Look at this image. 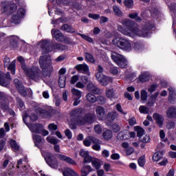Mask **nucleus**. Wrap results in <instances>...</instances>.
Instances as JSON below:
<instances>
[{"label": "nucleus", "instance_id": "obj_1", "mask_svg": "<svg viewBox=\"0 0 176 176\" xmlns=\"http://www.w3.org/2000/svg\"><path fill=\"white\" fill-rule=\"evenodd\" d=\"M121 23L126 28H123V26L118 25V30L121 32L123 35L126 36H130L131 38H135V36H140L142 38H148L149 35H151V30L155 27V25L153 23H149L147 22L142 28V30H140L138 26L133 27V21L130 19H122Z\"/></svg>", "mask_w": 176, "mask_h": 176}, {"label": "nucleus", "instance_id": "obj_2", "mask_svg": "<svg viewBox=\"0 0 176 176\" xmlns=\"http://www.w3.org/2000/svg\"><path fill=\"white\" fill-rule=\"evenodd\" d=\"M17 60L21 64V68L23 72L30 79L34 80V82H39L42 79V72L38 67L32 66V67H28L24 63V58L23 56H19Z\"/></svg>", "mask_w": 176, "mask_h": 176}, {"label": "nucleus", "instance_id": "obj_3", "mask_svg": "<svg viewBox=\"0 0 176 176\" xmlns=\"http://www.w3.org/2000/svg\"><path fill=\"white\" fill-rule=\"evenodd\" d=\"M40 67L42 69L43 74L41 73V78L43 75L47 76L53 72V65H52V58L49 55H45L40 57L39 59Z\"/></svg>", "mask_w": 176, "mask_h": 176}, {"label": "nucleus", "instance_id": "obj_4", "mask_svg": "<svg viewBox=\"0 0 176 176\" xmlns=\"http://www.w3.org/2000/svg\"><path fill=\"white\" fill-rule=\"evenodd\" d=\"M112 44L118 49L123 50V52H130L133 47L130 41L123 37H116L112 40Z\"/></svg>", "mask_w": 176, "mask_h": 176}, {"label": "nucleus", "instance_id": "obj_5", "mask_svg": "<svg viewBox=\"0 0 176 176\" xmlns=\"http://www.w3.org/2000/svg\"><path fill=\"white\" fill-rule=\"evenodd\" d=\"M111 57L114 63H116L118 67H120V68H126V67H127V60H126L122 55L112 52Z\"/></svg>", "mask_w": 176, "mask_h": 176}, {"label": "nucleus", "instance_id": "obj_6", "mask_svg": "<svg viewBox=\"0 0 176 176\" xmlns=\"http://www.w3.org/2000/svg\"><path fill=\"white\" fill-rule=\"evenodd\" d=\"M46 163L51 167V168H58V160L50 153H47L45 157Z\"/></svg>", "mask_w": 176, "mask_h": 176}, {"label": "nucleus", "instance_id": "obj_7", "mask_svg": "<svg viewBox=\"0 0 176 176\" xmlns=\"http://www.w3.org/2000/svg\"><path fill=\"white\" fill-rule=\"evenodd\" d=\"M10 80H12V78H10V73L7 72V74H4L2 72H0V85L3 87H8L10 84Z\"/></svg>", "mask_w": 176, "mask_h": 176}, {"label": "nucleus", "instance_id": "obj_8", "mask_svg": "<svg viewBox=\"0 0 176 176\" xmlns=\"http://www.w3.org/2000/svg\"><path fill=\"white\" fill-rule=\"evenodd\" d=\"M135 137V133L130 132L127 130L122 131L118 134L117 138L120 141H124L126 140H130V138H134Z\"/></svg>", "mask_w": 176, "mask_h": 176}, {"label": "nucleus", "instance_id": "obj_9", "mask_svg": "<svg viewBox=\"0 0 176 176\" xmlns=\"http://www.w3.org/2000/svg\"><path fill=\"white\" fill-rule=\"evenodd\" d=\"M96 79L102 86H108L109 83H112L113 82L112 78L104 74H98Z\"/></svg>", "mask_w": 176, "mask_h": 176}, {"label": "nucleus", "instance_id": "obj_10", "mask_svg": "<svg viewBox=\"0 0 176 176\" xmlns=\"http://www.w3.org/2000/svg\"><path fill=\"white\" fill-rule=\"evenodd\" d=\"M25 14V10L23 8L19 9L16 14H13L11 19L12 23L14 24H19L21 19L23 18V16Z\"/></svg>", "mask_w": 176, "mask_h": 176}, {"label": "nucleus", "instance_id": "obj_11", "mask_svg": "<svg viewBox=\"0 0 176 176\" xmlns=\"http://www.w3.org/2000/svg\"><path fill=\"white\" fill-rule=\"evenodd\" d=\"M37 46L42 49L44 53H49L50 52V41H41L37 44Z\"/></svg>", "mask_w": 176, "mask_h": 176}, {"label": "nucleus", "instance_id": "obj_12", "mask_svg": "<svg viewBox=\"0 0 176 176\" xmlns=\"http://www.w3.org/2000/svg\"><path fill=\"white\" fill-rule=\"evenodd\" d=\"M57 159L61 160L62 162H65L68 163V164H72L73 166H76V162L72 158L67 157V155H64L63 154H57L56 155Z\"/></svg>", "mask_w": 176, "mask_h": 176}, {"label": "nucleus", "instance_id": "obj_13", "mask_svg": "<svg viewBox=\"0 0 176 176\" xmlns=\"http://www.w3.org/2000/svg\"><path fill=\"white\" fill-rule=\"evenodd\" d=\"M96 119V113H88L84 116L83 120L80 122V124L82 125L85 123H93Z\"/></svg>", "mask_w": 176, "mask_h": 176}, {"label": "nucleus", "instance_id": "obj_14", "mask_svg": "<svg viewBox=\"0 0 176 176\" xmlns=\"http://www.w3.org/2000/svg\"><path fill=\"white\" fill-rule=\"evenodd\" d=\"M153 118L159 127H162V126H163V124L164 123V117H163V116L157 113H155L153 115Z\"/></svg>", "mask_w": 176, "mask_h": 176}, {"label": "nucleus", "instance_id": "obj_15", "mask_svg": "<svg viewBox=\"0 0 176 176\" xmlns=\"http://www.w3.org/2000/svg\"><path fill=\"white\" fill-rule=\"evenodd\" d=\"M97 117L100 120L105 119V109L101 106H98L96 109Z\"/></svg>", "mask_w": 176, "mask_h": 176}, {"label": "nucleus", "instance_id": "obj_16", "mask_svg": "<svg viewBox=\"0 0 176 176\" xmlns=\"http://www.w3.org/2000/svg\"><path fill=\"white\" fill-rule=\"evenodd\" d=\"M166 117L168 119H175L176 118V107H170L166 110Z\"/></svg>", "mask_w": 176, "mask_h": 176}, {"label": "nucleus", "instance_id": "obj_17", "mask_svg": "<svg viewBox=\"0 0 176 176\" xmlns=\"http://www.w3.org/2000/svg\"><path fill=\"white\" fill-rule=\"evenodd\" d=\"M52 36L55 38L56 41H58V42H63V36L64 35H63V33H61L60 30L52 29Z\"/></svg>", "mask_w": 176, "mask_h": 176}, {"label": "nucleus", "instance_id": "obj_18", "mask_svg": "<svg viewBox=\"0 0 176 176\" xmlns=\"http://www.w3.org/2000/svg\"><path fill=\"white\" fill-rule=\"evenodd\" d=\"M30 129L32 133H36L37 134H41V130L43 128V125L41 124H34L29 126Z\"/></svg>", "mask_w": 176, "mask_h": 176}, {"label": "nucleus", "instance_id": "obj_19", "mask_svg": "<svg viewBox=\"0 0 176 176\" xmlns=\"http://www.w3.org/2000/svg\"><path fill=\"white\" fill-rule=\"evenodd\" d=\"M151 79V74L148 72H142L138 77V80L141 83H145Z\"/></svg>", "mask_w": 176, "mask_h": 176}, {"label": "nucleus", "instance_id": "obj_20", "mask_svg": "<svg viewBox=\"0 0 176 176\" xmlns=\"http://www.w3.org/2000/svg\"><path fill=\"white\" fill-rule=\"evenodd\" d=\"M76 69L82 74H87L89 72V66L86 64L77 65Z\"/></svg>", "mask_w": 176, "mask_h": 176}, {"label": "nucleus", "instance_id": "obj_21", "mask_svg": "<svg viewBox=\"0 0 176 176\" xmlns=\"http://www.w3.org/2000/svg\"><path fill=\"white\" fill-rule=\"evenodd\" d=\"M101 140L99 139H97L95 138V140L93 142V145H92V149L94 151H96L97 152H100L101 151Z\"/></svg>", "mask_w": 176, "mask_h": 176}, {"label": "nucleus", "instance_id": "obj_22", "mask_svg": "<svg viewBox=\"0 0 176 176\" xmlns=\"http://www.w3.org/2000/svg\"><path fill=\"white\" fill-rule=\"evenodd\" d=\"M93 168H91L90 166L87 165L84 166L81 169V175L82 176H87L90 173L93 172Z\"/></svg>", "mask_w": 176, "mask_h": 176}, {"label": "nucleus", "instance_id": "obj_23", "mask_svg": "<svg viewBox=\"0 0 176 176\" xmlns=\"http://www.w3.org/2000/svg\"><path fill=\"white\" fill-rule=\"evenodd\" d=\"M87 89L89 91H91L94 94H98L100 93V89L94 85L92 82H89L87 85Z\"/></svg>", "mask_w": 176, "mask_h": 176}, {"label": "nucleus", "instance_id": "obj_24", "mask_svg": "<svg viewBox=\"0 0 176 176\" xmlns=\"http://www.w3.org/2000/svg\"><path fill=\"white\" fill-rule=\"evenodd\" d=\"M63 174L64 176H78V174L74 171V170H72L69 168H65L63 170Z\"/></svg>", "mask_w": 176, "mask_h": 176}, {"label": "nucleus", "instance_id": "obj_25", "mask_svg": "<svg viewBox=\"0 0 176 176\" xmlns=\"http://www.w3.org/2000/svg\"><path fill=\"white\" fill-rule=\"evenodd\" d=\"M60 30L62 31H65L66 32H70L71 34H74L75 32V29L71 27L69 25L65 24L60 27Z\"/></svg>", "mask_w": 176, "mask_h": 176}, {"label": "nucleus", "instance_id": "obj_26", "mask_svg": "<svg viewBox=\"0 0 176 176\" xmlns=\"http://www.w3.org/2000/svg\"><path fill=\"white\" fill-rule=\"evenodd\" d=\"M95 139L96 138L93 136L87 137L83 141L85 146H90L91 145V142H94Z\"/></svg>", "mask_w": 176, "mask_h": 176}, {"label": "nucleus", "instance_id": "obj_27", "mask_svg": "<svg viewBox=\"0 0 176 176\" xmlns=\"http://www.w3.org/2000/svg\"><path fill=\"white\" fill-rule=\"evenodd\" d=\"M10 145L11 148L14 151H19L20 150V146L17 144V142L13 139H10L9 141Z\"/></svg>", "mask_w": 176, "mask_h": 176}, {"label": "nucleus", "instance_id": "obj_28", "mask_svg": "<svg viewBox=\"0 0 176 176\" xmlns=\"http://www.w3.org/2000/svg\"><path fill=\"white\" fill-rule=\"evenodd\" d=\"M118 116V112L111 111L107 114V120H109L110 122H113V120H115V119H116Z\"/></svg>", "mask_w": 176, "mask_h": 176}, {"label": "nucleus", "instance_id": "obj_29", "mask_svg": "<svg viewBox=\"0 0 176 176\" xmlns=\"http://www.w3.org/2000/svg\"><path fill=\"white\" fill-rule=\"evenodd\" d=\"M112 131L109 129L104 131L102 133V137L105 140H111L112 138Z\"/></svg>", "mask_w": 176, "mask_h": 176}, {"label": "nucleus", "instance_id": "obj_30", "mask_svg": "<svg viewBox=\"0 0 176 176\" xmlns=\"http://www.w3.org/2000/svg\"><path fill=\"white\" fill-rule=\"evenodd\" d=\"M7 67L8 71H11V74L12 75H14V74H16V60H13Z\"/></svg>", "mask_w": 176, "mask_h": 176}, {"label": "nucleus", "instance_id": "obj_31", "mask_svg": "<svg viewBox=\"0 0 176 176\" xmlns=\"http://www.w3.org/2000/svg\"><path fill=\"white\" fill-rule=\"evenodd\" d=\"M72 94L74 98H82V91L75 88L72 89Z\"/></svg>", "mask_w": 176, "mask_h": 176}, {"label": "nucleus", "instance_id": "obj_32", "mask_svg": "<svg viewBox=\"0 0 176 176\" xmlns=\"http://www.w3.org/2000/svg\"><path fill=\"white\" fill-rule=\"evenodd\" d=\"M92 167L94 168H96V170H98L100 167H101V162H100V160L97 158H94L91 162Z\"/></svg>", "mask_w": 176, "mask_h": 176}, {"label": "nucleus", "instance_id": "obj_33", "mask_svg": "<svg viewBox=\"0 0 176 176\" xmlns=\"http://www.w3.org/2000/svg\"><path fill=\"white\" fill-rule=\"evenodd\" d=\"M37 112H38L39 115H41V116H43V118H50V113L43 109L38 108L37 109Z\"/></svg>", "mask_w": 176, "mask_h": 176}, {"label": "nucleus", "instance_id": "obj_34", "mask_svg": "<svg viewBox=\"0 0 176 176\" xmlns=\"http://www.w3.org/2000/svg\"><path fill=\"white\" fill-rule=\"evenodd\" d=\"M162 158L163 154L161 152L155 153L152 157L153 162H159Z\"/></svg>", "mask_w": 176, "mask_h": 176}, {"label": "nucleus", "instance_id": "obj_35", "mask_svg": "<svg viewBox=\"0 0 176 176\" xmlns=\"http://www.w3.org/2000/svg\"><path fill=\"white\" fill-rule=\"evenodd\" d=\"M85 97L89 102L94 103L97 101V98L93 94H87Z\"/></svg>", "mask_w": 176, "mask_h": 176}, {"label": "nucleus", "instance_id": "obj_36", "mask_svg": "<svg viewBox=\"0 0 176 176\" xmlns=\"http://www.w3.org/2000/svg\"><path fill=\"white\" fill-rule=\"evenodd\" d=\"M67 78L64 75L60 76L59 80H58V85L59 87H61V89H64L65 87V80Z\"/></svg>", "mask_w": 176, "mask_h": 176}, {"label": "nucleus", "instance_id": "obj_37", "mask_svg": "<svg viewBox=\"0 0 176 176\" xmlns=\"http://www.w3.org/2000/svg\"><path fill=\"white\" fill-rule=\"evenodd\" d=\"M133 47L137 52H142V50H144V44L141 43H135Z\"/></svg>", "mask_w": 176, "mask_h": 176}, {"label": "nucleus", "instance_id": "obj_38", "mask_svg": "<svg viewBox=\"0 0 176 176\" xmlns=\"http://www.w3.org/2000/svg\"><path fill=\"white\" fill-rule=\"evenodd\" d=\"M139 112L147 115V113H149V108L146 106L142 105L139 107Z\"/></svg>", "mask_w": 176, "mask_h": 176}, {"label": "nucleus", "instance_id": "obj_39", "mask_svg": "<svg viewBox=\"0 0 176 176\" xmlns=\"http://www.w3.org/2000/svg\"><path fill=\"white\" fill-rule=\"evenodd\" d=\"M46 140L47 142L52 144L53 145L58 144V140L54 138H52V136L47 137Z\"/></svg>", "mask_w": 176, "mask_h": 176}, {"label": "nucleus", "instance_id": "obj_40", "mask_svg": "<svg viewBox=\"0 0 176 176\" xmlns=\"http://www.w3.org/2000/svg\"><path fill=\"white\" fill-rule=\"evenodd\" d=\"M85 58L87 61H89V63H94V61H96L94 60V57L93 56V55H91V54L89 53V52H85Z\"/></svg>", "mask_w": 176, "mask_h": 176}, {"label": "nucleus", "instance_id": "obj_41", "mask_svg": "<svg viewBox=\"0 0 176 176\" xmlns=\"http://www.w3.org/2000/svg\"><path fill=\"white\" fill-rule=\"evenodd\" d=\"M96 101H98V104L100 105H104V104L107 102V98H105V97L103 96H99L96 98Z\"/></svg>", "mask_w": 176, "mask_h": 176}, {"label": "nucleus", "instance_id": "obj_42", "mask_svg": "<svg viewBox=\"0 0 176 176\" xmlns=\"http://www.w3.org/2000/svg\"><path fill=\"white\" fill-rule=\"evenodd\" d=\"M19 92L20 93L21 95L23 96V97H26L27 96V91L25 90V88H24V86L21 85L20 87L18 86Z\"/></svg>", "mask_w": 176, "mask_h": 176}, {"label": "nucleus", "instance_id": "obj_43", "mask_svg": "<svg viewBox=\"0 0 176 176\" xmlns=\"http://www.w3.org/2000/svg\"><path fill=\"white\" fill-rule=\"evenodd\" d=\"M82 112H83V109H76L72 111V115H74V116H82Z\"/></svg>", "mask_w": 176, "mask_h": 176}, {"label": "nucleus", "instance_id": "obj_44", "mask_svg": "<svg viewBox=\"0 0 176 176\" xmlns=\"http://www.w3.org/2000/svg\"><path fill=\"white\" fill-rule=\"evenodd\" d=\"M140 97L142 101H146L148 100V92L146 90H142L140 93Z\"/></svg>", "mask_w": 176, "mask_h": 176}, {"label": "nucleus", "instance_id": "obj_45", "mask_svg": "<svg viewBox=\"0 0 176 176\" xmlns=\"http://www.w3.org/2000/svg\"><path fill=\"white\" fill-rule=\"evenodd\" d=\"M54 49H57L58 50H67V46L58 43H55L53 46Z\"/></svg>", "mask_w": 176, "mask_h": 176}, {"label": "nucleus", "instance_id": "obj_46", "mask_svg": "<svg viewBox=\"0 0 176 176\" xmlns=\"http://www.w3.org/2000/svg\"><path fill=\"white\" fill-rule=\"evenodd\" d=\"M113 10L116 16H122V10L117 6H113Z\"/></svg>", "mask_w": 176, "mask_h": 176}, {"label": "nucleus", "instance_id": "obj_47", "mask_svg": "<svg viewBox=\"0 0 176 176\" xmlns=\"http://www.w3.org/2000/svg\"><path fill=\"white\" fill-rule=\"evenodd\" d=\"M106 96L108 98H112L115 94L113 93V89H108L106 90Z\"/></svg>", "mask_w": 176, "mask_h": 176}, {"label": "nucleus", "instance_id": "obj_48", "mask_svg": "<svg viewBox=\"0 0 176 176\" xmlns=\"http://www.w3.org/2000/svg\"><path fill=\"white\" fill-rule=\"evenodd\" d=\"M109 72L112 74V75H118V74H119V70H118V67L115 66H111L110 67Z\"/></svg>", "mask_w": 176, "mask_h": 176}, {"label": "nucleus", "instance_id": "obj_49", "mask_svg": "<svg viewBox=\"0 0 176 176\" xmlns=\"http://www.w3.org/2000/svg\"><path fill=\"white\" fill-rule=\"evenodd\" d=\"M80 36H81L82 39L87 41V42H89L90 43H93V38H91V37L82 34H80Z\"/></svg>", "mask_w": 176, "mask_h": 176}, {"label": "nucleus", "instance_id": "obj_50", "mask_svg": "<svg viewBox=\"0 0 176 176\" xmlns=\"http://www.w3.org/2000/svg\"><path fill=\"white\" fill-rule=\"evenodd\" d=\"M124 3L126 8H132L134 5V1L133 0H125Z\"/></svg>", "mask_w": 176, "mask_h": 176}, {"label": "nucleus", "instance_id": "obj_51", "mask_svg": "<svg viewBox=\"0 0 176 176\" xmlns=\"http://www.w3.org/2000/svg\"><path fill=\"white\" fill-rule=\"evenodd\" d=\"M116 108L117 111L118 112H120V113H122V115H127V113H126L123 111V109L122 108V105H120V104H117L116 105Z\"/></svg>", "mask_w": 176, "mask_h": 176}, {"label": "nucleus", "instance_id": "obj_52", "mask_svg": "<svg viewBox=\"0 0 176 176\" xmlns=\"http://www.w3.org/2000/svg\"><path fill=\"white\" fill-rule=\"evenodd\" d=\"M138 164L140 167H144V166H145V157L144 156H142L140 158H139Z\"/></svg>", "mask_w": 176, "mask_h": 176}, {"label": "nucleus", "instance_id": "obj_53", "mask_svg": "<svg viewBox=\"0 0 176 176\" xmlns=\"http://www.w3.org/2000/svg\"><path fill=\"white\" fill-rule=\"evenodd\" d=\"M144 134H145V131L144 130V129L139 127L138 129V133H137L138 137L141 138V137H142V135H144Z\"/></svg>", "mask_w": 176, "mask_h": 176}, {"label": "nucleus", "instance_id": "obj_54", "mask_svg": "<svg viewBox=\"0 0 176 176\" xmlns=\"http://www.w3.org/2000/svg\"><path fill=\"white\" fill-rule=\"evenodd\" d=\"M168 96H176V89L175 88L170 87L168 89Z\"/></svg>", "mask_w": 176, "mask_h": 176}, {"label": "nucleus", "instance_id": "obj_55", "mask_svg": "<svg viewBox=\"0 0 176 176\" xmlns=\"http://www.w3.org/2000/svg\"><path fill=\"white\" fill-rule=\"evenodd\" d=\"M168 100L170 104H176V95L168 96Z\"/></svg>", "mask_w": 176, "mask_h": 176}, {"label": "nucleus", "instance_id": "obj_56", "mask_svg": "<svg viewBox=\"0 0 176 176\" xmlns=\"http://www.w3.org/2000/svg\"><path fill=\"white\" fill-rule=\"evenodd\" d=\"M33 139L36 141L38 144H41V142H45V140H42V138L39 136L38 135H35L33 136Z\"/></svg>", "mask_w": 176, "mask_h": 176}, {"label": "nucleus", "instance_id": "obj_57", "mask_svg": "<svg viewBox=\"0 0 176 176\" xmlns=\"http://www.w3.org/2000/svg\"><path fill=\"white\" fill-rule=\"evenodd\" d=\"M94 130L97 134H101V133H102V129L101 128V126H100L99 124L95 125Z\"/></svg>", "mask_w": 176, "mask_h": 176}, {"label": "nucleus", "instance_id": "obj_58", "mask_svg": "<svg viewBox=\"0 0 176 176\" xmlns=\"http://www.w3.org/2000/svg\"><path fill=\"white\" fill-rule=\"evenodd\" d=\"M16 100L18 107H19V108H23V107H24V102L23 100L19 97H16Z\"/></svg>", "mask_w": 176, "mask_h": 176}, {"label": "nucleus", "instance_id": "obj_59", "mask_svg": "<svg viewBox=\"0 0 176 176\" xmlns=\"http://www.w3.org/2000/svg\"><path fill=\"white\" fill-rule=\"evenodd\" d=\"M94 157L90 156L89 154L87 157L84 158V163H91Z\"/></svg>", "mask_w": 176, "mask_h": 176}, {"label": "nucleus", "instance_id": "obj_60", "mask_svg": "<svg viewBox=\"0 0 176 176\" xmlns=\"http://www.w3.org/2000/svg\"><path fill=\"white\" fill-rule=\"evenodd\" d=\"M140 141L142 142H149L151 141V138L148 135H145L143 138H140Z\"/></svg>", "mask_w": 176, "mask_h": 176}, {"label": "nucleus", "instance_id": "obj_61", "mask_svg": "<svg viewBox=\"0 0 176 176\" xmlns=\"http://www.w3.org/2000/svg\"><path fill=\"white\" fill-rule=\"evenodd\" d=\"M88 17H89V19H93V20H98V19H100V14H89Z\"/></svg>", "mask_w": 176, "mask_h": 176}, {"label": "nucleus", "instance_id": "obj_62", "mask_svg": "<svg viewBox=\"0 0 176 176\" xmlns=\"http://www.w3.org/2000/svg\"><path fill=\"white\" fill-rule=\"evenodd\" d=\"M112 130L114 133H118L120 130V126L118 124H114L112 125Z\"/></svg>", "mask_w": 176, "mask_h": 176}, {"label": "nucleus", "instance_id": "obj_63", "mask_svg": "<svg viewBox=\"0 0 176 176\" xmlns=\"http://www.w3.org/2000/svg\"><path fill=\"white\" fill-rule=\"evenodd\" d=\"M48 129L50 130V131H56V130H57V125L54 124H50L48 125Z\"/></svg>", "mask_w": 176, "mask_h": 176}, {"label": "nucleus", "instance_id": "obj_64", "mask_svg": "<svg viewBox=\"0 0 176 176\" xmlns=\"http://www.w3.org/2000/svg\"><path fill=\"white\" fill-rule=\"evenodd\" d=\"M109 151L107 150V149H104L102 151V157H109Z\"/></svg>", "mask_w": 176, "mask_h": 176}]
</instances>
